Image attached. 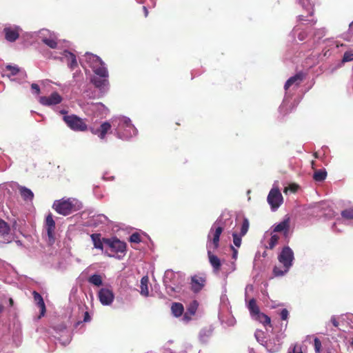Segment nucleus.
Segmentation results:
<instances>
[{
	"label": "nucleus",
	"mask_w": 353,
	"mask_h": 353,
	"mask_svg": "<svg viewBox=\"0 0 353 353\" xmlns=\"http://www.w3.org/2000/svg\"><path fill=\"white\" fill-rule=\"evenodd\" d=\"M91 131L101 139H104L108 132L122 140H129L138 133L131 120L124 116L114 117L110 121L103 122L99 129H92Z\"/></svg>",
	"instance_id": "1"
},
{
	"label": "nucleus",
	"mask_w": 353,
	"mask_h": 353,
	"mask_svg": "<svg viewBox=\"0 0 353 353\" xmlns=\"http://www.w3.org/2000/svg\"><path fill=\"white\" fill-rule=\"evenodd\" d=\"M231 219H223L221 216L212 225L207 236L206 249L208 259L215 273L221 270V262L219 258L214 254L215 250L219 247L220 236L227 225L232 224Z\"/></svg>",
	"instance_id": "2"
},
{
	"label": "nucleus",
	"mask_w": 353,
	"mask_h": 353,
	"mask_svg": "<svg viewBox=\"0 0 353 353\" xmlns=\"http://www.w3.org/2000/svg\"><path fill=\"white\" fill-rule=\"evenodd\" d=\"M80 63L83 67H85L84 63L88 64L94 74L91 78V82L102 94L106 93L109 89V73L105 63L101 59L95 54L86 52Z\"/></svg>",
	"instance_id": "3"
},
{
	"label": "nucleus",
	"mask_w": 353,
	"mask_h": 353,
	"mask_svg": "<svg viewBox=\"0 0 353 353\" xmlns=\"http://www.w3.org/2000/svg\"><path fill=\"white\" fill-rule=\"evenodd\" d=\"M279 265L273 268L275 276H283L286 274L293 265L294 260V252L289 246H285L278 254Z\"/></svg>",
	"instance_id": "4"
},
{
	"label": "nucleus",
	"mask_w": 353,
	"mask_h": 353,
	"mask_svg": "<svg viewBox=\"0 0 353 353\" xmlns=\"http://www.w3.org/2000/svg\"><path fill=\"white\" fill-rule=\"evenodd\" d=\"M82 208V203L74 198H62L54 201L52 208L59 214L69 215Z\"/></svg>",
	"instance_id": "5"
},
{
	"label": "nucleus",
	"mask_w": 353,
	"mask_h": 353,
	"mask_svg": "<svg viewBox=\"0 0 353 353\" xmlns=\"http://www.w3.org/2000/svg\"><path fill=\"white\" fill-rule=\"evenodd\" d=\"M180 276L178 273L171 270L165 272L163 276V283L165 286L167 293L170 296H174L179 292V285L181 283Z\"/></svg>",
	"instance_id": "6"
},
{
	"label": "nucleus",
	"mask_w": 353,
	"mask_h": 353,
	"mask_svg": "<svg viewBox=\"0 0 353 353\" xmlns=\"http://www.w3.org/2000/svg\"><path fill=\"white\" fill-rule=\"evenodd\" d=\"M51 56L55 59H59L62 62L66 63L71 70H73L78 67V63L75 54L69 52L68 50L60 49L59 51H54Z\"/></svg>",
	"instance_id": "7"
},
{
	"label": "nucleus",
	"mask_w": 353,
	"mask_h": 353,
	"mask_svg": "<svg viewBox=\"0 0 353 353\" xmlns=\"http://www.w3.org/2000/svg\"><path fill=\"white\" fill-rule=\"evenodd\" d=\"M247 307L250 312L251 317L253 319L259 321L264 325H270V318L266 314L261 313L260 312L259 307L257 305L256 300L254 299H251L247 303Z\"/></svg>",
	"instance_id": "8"
},
{
	"label": "nucleus",
	"mask_w": 353,
	"mask_h": 353,
	"mask_svg": "<svg viewBox=\"0 0 353 353\" xmlns=\"http://www.w3.org/2000/svg\"><path fill=\"white\" fill-rule=\"evenodd\" d=\"M63 119L67 125L74 131L83 132L88 128V126L83 120L77 115H65Z\"/></svg>",
	"instance_id": "9"
},
{
	"label": "nucleus",
	"mask_w": 353,
	"mask_h": 353,
	"mask_svg": "<svg viewBox=\"0 0 353 353\" xmlns=\"http://www.w3.org/2000/svg\"><path fill=\"white\" fill-rule=\"evenodd\" d=\"M267 200L272 210H276L282 204L283 196L278 188L277 182H274L273 184V187L268 195Z\"/></svg>",
	"instance_id": "10"
},
{
	"label": "nucleus",
	"mask_w": 353,
	"mask_h": 353,
	"mask_svg": "<svg viewBox=\"0 0 353 353\" xmlns=\"http://www.w3.org/2000/svg\"><path fill=\"white\" fill-rule=\"evenodd\" d=\"M6 70L9 72L8 74H3L6 76L11 81L21 83L26 79V72L24 70L19 68L17 65H7Z\"/></svg>",
	"instance_id": "11"
},
{
	"label": "nucleus",
	"mask_w": 353,
	"mask_h": 353,
	"mask_svg": "<svg viewBox=\"0 0 353 353\" xmlns=\"http://www.w3.org/2000/svg\"><path fill=\"white\" fill-rule=\"evenodd\" d=\"M77 310H77L74 309L73 312V316L75 317L76 320V322L74 323L75 328L79 327L83 323H88L91 321V316L88 311V308L85 305H78Z\"/></svg>",
	"instance_id": "12"
},
{
	"label": "nucleus",
	"mask_w": 353,
	"mask_h": 353,
	"mask_svg": "<svg viewBox=\"0 0 353 353\" xmlns=\"http://www.w3.org/2000/svg\"><path fill=\"white\" fill-rule=\"evenodd\" d=\"M326 33L325 28H320L316 30L312 39H310L306 43H304L301 46V52L305 50L315 49L317 45L319 44V40L323 38Z\"/></svg>",
	"instance_id": "13"
},
{
	"label": "nucleus",
	"mask_w": 353,
	"mask_h": 353,
	"mask_svg": "<svg viewBox=\"0 0 353 353\" xmlns=\"http://www.w3.org/2000/svg\"><path fill=\"white\" fill-rule=\"evenodd\" d=\"M105 245L108 246L111 251L116 253L125 254L126 252V244L116 237L103 239Z\"/></svg>",
	"instance_id": "14"
},
{
	"label": "nucleus",
	"mask_w": 353,
	"mask_h": 353,
	"mask_svg": "<svg viewBox=\"0 0 353 353\" xmlns=\"http://www.w3.org/2000/svg\"><path fill=\"white\" fill-rule=\"evenodd\" d=\"M84 109L87 114L94 117H102L107 112L106 107L101 103H88Z\"/></svg>",
	"instance_id": "15"
},
{
	"label": "nucleus",
	"mask_w": 353,
	"mask_h": 353,
	"mask_svg": "<svg viewBox=\"0 0 353 353\" xmlns=\"http://www.w3.org/2000/svg\"><path fill=\"white\" fill-rule=\"evenodd\" d=\"M98 298L103 305H110L114 299V294L108 288H103L98 292Z\"/></svg>",
	"instance_id": "16"
},
{
	"label": "nucleus",
	"mask_w": 353,
	"mask_h": 353,
	"mask_svg": "<svg viewBox=\"0 0 353 353\" xmlns=\"http://www.w3.org/2000/svg\"><path fill=\"white\" fill-rule=\"evenodd\" d=\"M54 330L56 332V335H54V337L55 339L59 341L61 345H66L70 342V334L65 326L61 325L60 328H59V331L57 329Z\"/></svg>",
	"instance_id": "17"
},
{
	"label": "nucleus",
	"mask_w": 353,
	"mask_h": 353,
	"mask_svg": "<svg viewBox=\"0 0 353 353\" xmlns=\"http://www.w3.org/2000/svg\"><path fill=\"white\" fill-rule=\"evenodd\" d=\"M0 242L3 243H10L12 239L10 233V227L3 219H0Z\"/></svg>",
	"instance_id": "18"
},
{
	"label": "nucleus",
	"mask_w": 353,
	"mask_h": 353,
	"mask_svg": "<svg viewBox=\"0 0 353 353\" xmlns=\"http://www.w3.org/2000/svg\"><path fill=\"white\" fill-rule=\"evenodd\" d=\"M61 101V96L56 92L52 93L49 97H41L39 98L40 103L45 106L55 105Z\"/></svg>",
	"instance_id": "19"
},
{
	"label": "nucleus",
	"mask_w": 353,
	"mask_h": 353,
	"mask_svg": "<svg viewBox=\"0 0 353 353\" xmlns=\"http://www.w3.org/2000/svg\"><path fill=\"white\" fill-rule=\"evenodd\" d=\"M21 30V28L16 26L5 27L3 32L5 34L6 39L10 42L15 41L19 38Z\"/></svg>",
	"instance_id": "20"
},
{
	"label": "nucleus",
	"mask_w": 353,
	"mask_h": 353,
	"mask_svg": "<svg viewBox=\"0 0 353 353\" xmlns=\"http://www.w3.org/2000/svg\"><path fill=\"white\" fill-rule=\"evenodd\" d=\"M282 343L281 336H276L267 341H265V344L263 345L269 352L274 353L280 350Z\"/></svg>",
	"instance_id": "21"
},
{
	"label": "nucleus",
	"mask_w": 353,
	"mask_h": 353,
	"mask_svg": "<svg viewBox=\"0 0 353 353\" xmlns=\"http://www.w3.org/2000/svg\"><path fill=\"white\" fill-rule=\"evenodd\" d=\"M214 327L212 325H208L203 327L199 332V340L201 343L206 344L213 334Z\"/></svg>",
	"instance_id": "22"
},
{
	"label": "nucleus",
	"mask_w": 353,
	"mask_h": 353,
	"mask_svg": "<svg viewBox=\"0 0 353 353\" xmlns=\"http://www.w3.org/2000/svg\"><path fill=\"white\" fill-rule=\"evenodd\" d=\"M226 314H223L221 312L219 314V319L221 324L224 327H231L236 324V319L232 314L230 310H226Z\"/></svg>",
	"instance_id": "23"
},
{
	"label": "nucleus",
	"mask_w": 353,
	"mask_h": 353,
	"mask_svg": "<svg viewBox=\"0 0 353 353\" xmlns=\"http://www.w3.org/2000/svg\"><path fill=\"white\" fill-rule=\"evenodd\" d=\"M305 78V74L303 72H299L296 74L294 76L291 77L285 83L284 88L285 90H288V88L291 86L293 88L298 87L300 83L303 81Z\"/></svg>",
	"instance_id": "24"
},
{
	"label": "nucleus",
	"mask_w": 353,
	"mask_h": 353,
	"mask_svg": "<svg viewBox=\"0 0 353 353\" xmlns=\"http://www.w3.org/2000/svg\"><path fill=\"white\" fill-rule=\"evenodd\" d=\"M46 228L50 243L54 242V231L55 229V222L51 214H48L46 219Z\"/></svg>",
	"instance_id": "25"
},
{
	"label": "nucleus",
	"mask_w": 353,
	"mask_h": 353,
	"mask_svg": "<svg viewBox=\"0 0 353 353\" xmlns=\"http://www.w3.org/2000/svg\"><path fill=\"white\" fill-rule=\"evenodd\" d=\"M290 217L285 216L282 221L274 225L273 231L274 232H283L284 235L286 236L290 230Z\"/></svg>",
	"instance_id": "26"
},
{
	"label": "nucleus",
	"mask_w": 353,
	"mask_h": 353,
	"mask_svg": "<svg viewBox=\"0 0 353 353\" xmlns=\"http://www.w3.org/2000/svg\"><path fill=\"white\" fill-rule=\"evenodd\" d=\"M108 221V218L103 214L94 215L88 221V225L97 227L101 224H105Z\"/></svg>",
	"instance_id": "27"
},
{
	"label": "nucleus",
	"mask_w": 353,
	"mask_h": 353,
	"mask_svg": "<svg viewBox=\"0 0 353 353\" xmlns=\"http://www.w3.org/2000/svg\"><path fill=\"white\" fill-rule=\"evenodd\" d=\"M236 269V262L230 261V262H223V268L221 269L222 274L226 279L230 274L234 272Z\"/></svg>",
	"instance_id": "28"
},
{
	"label": "nucleus",
	"mask_w": 353,
	"mask_h": 353,
	"mask_svg": "<svg viewBox=\"0 0 353 353\" xmlns=\"http://www.w3.org/2000/svg\"><path fill=\"white\" fill-rule=\"evenodd\" d=\"M33 298L35 303L38 305V307L40 309L41 316H43L46 312V305L41 295L39 293L37 292L36 291H34Z\"/></svg>",
	"instance_id": "29"
},
{
	"label": "nucleus",
	"mask_w": 353,
	"mask_h": 353,
	"mask_svg": "<svg viewBox=\"0 0 353 353\" xmlns=\"http://www.w3.org/2000/svg\"><path fill=\"white\" fill-rule=\"evenodd\" d=\"M291 34L293 37H297L300 41H304L307 37V32L299 26H296L293 28Z\"/></svg>",
	"instance_id": "30"
},
{
	"label": "nucleus",
	"mask_w": 353,
	"mask_h": 353,
	"mask_svg": "<svg viewBox=\"0 0 353 353\" xmlns=\"http://www.w3.org/2000/svg\"><path fill=\"white\" fill-rule=\"evenodd\" d=\"M90 237L92 241L94 248L103 250V244H105L103 241L104 238H101V234L98 233L91 234Z\"/></svg>",
	"instance_id": "31"
},
{
	"label": "nucleus",
	"mask_w": 353,
	"mask_h": 353,
	"mask_svg": "<svg viewBox=\"0 0 353 353\" xmlns=\"http://www.w3.org/2000/svg\"><path fill=\"white\" fill-rule=\"evenodd\" d=\"M43 43L50 48L55 50L54 51H59L60 50L59 48V43L57 41V38L55 34L50 37L48 39H45L43 40Z\"/></svg>",
	"instance_id": "32"
},
{
	"label": "nucleus",
	"mask_w": 353,
	"mask_h": 353,
	"mask_svg": "<svg viewBox=\"0 0 353 353\" xmlns=\"http://www.w3.org/2000/svg\"><path fill=\"white\" fill-rule=\"evenodd\" d=\"M19 190L24 201H32L33 199L34 194L30 189L25 186H19Z\"/></svg>",
	"instance_id": "33"
},
{
	"label": "nucleus",
	"mask_w": 353,
	"mask_h": 353,
	"mask_svg": "<svg viewBox=\"0 0 353 353\" xmlns=\"http://www.w3.org/2000/svg\"><path fill=\"white\" fill-rule=\"evenodd\" d=\"M148 283L149 279L148 276H143L141 278L140 283V294L145 297H148L149 296Z\"/></svg>",
	"instance_id": "34"
},
{
	"label": "nucleus",
	"mask_w": 353,
	"mask_h": 353,
	"mask_svg": "<svg viewBox=\"0 0 353 353\" xmlns=\"http://www.w3.org/2000/svg\"><path fill=\"white\" fill-rule=\"evenodd\" d=\"M204 280L201 277L193 276L192 278V288L194 292H197L203 286Z\"/></svg>",
	"instance_id": "35"
},
{
	"label": "nucleus",
	"mask_w": 353,
	"mask_h": 353,
	"mask_svg": "<svg viewBox=\"0 0 353 353\" xmlns=\"http://www.w3.org/2000/svg\"><path fill=\"white\" fill-rule=\"evenodd\" d=\"M298 1L303 9L309 12L310 16L311 17L313 14L314 0H298Z\"/></svg>",
	"instance_id": "36"
},
{
	"label": "nucleus",
	"mask_w": 353,
	"mask_h": 353,
	"mask_svg": "<svg viewBox=\"0 0 353 353\" xmlns=\"http://www.w3.org/2000/svg\"><path fill=\"white\" fill-rule=\"evenodd\" d=\"M171 310L172 314L176 317L181 316L183 312L184 307L183 305L180 303H174L171 306Z\"/></svg>",
	"instance_id": "37"
},
{
	"label": "nucleus",
	"mask_w": 353,
	"mask_h": 353,
	"mask_svg": "<svg viewBox=\"0 0 353 353\" xmlns=\"http://www.w3.org/2000/svg\"><path fill=\"white\" fill-rule=\"evenodd\" d=\"M88 281L90 284L97 286V287L101 286L103 283L102 278H101V275L97 274H92V276H90L88 278Z\"/></svg>",
	"instance_id": "38"
},
{
	"label": "nucleus",
	"mask_w": 353,
	"mask_h": 353,
	"mask_svg": "<svg viewBox=\"0 0 353 353\" xmlns=\"http://www.w3.org/2000/svg\"><path fill=\"white\" fill-rule=\"evenodd\" d=\"M327 176V172L325 170H316L313 176L314 179L316 181L321 182L325 179Z\"/></svg>",
	"instance_id": "39"
},
{
	"label": "nucleus",
	"mask_w": 353,
	"mask_h": 353,
	"mask_svg": "<svg viewBox=\"0 0 353 353\" xmlns=\"http://www.w3.org/2000/svg\"><path fill=\"white\" fill-rule=\"evenodd\" d=\"M224 292H226L225 288L224 289ZM221 305L222 310H230V303L228 301V298L225 293L223 294L221 296Z\"/></svg>",
	"instance_id": "40"
},
{
	"label": "nucleus",
	"mask_w": 353,
	"mask_h": 353,
	"mask_svg": "<svg viewBox=\"0 0 353 353\" xmlns=\"http://www.w3.org/2000/svg\"><path fill=\"white\" fill-rule=\"evenodd\" d=\"M341 216L345 221L353 219V208L345 209L341 211Z\"/></svg>",
	"instance_id": "41"
},
{
	"label": "nucleus",
	"mask_w": 353,
	"mask_h": 353,
	"mask_svg": "<svg viewBox=\"0 0 353 353\" xmlns=\"http://www.w3.org/2000/svg\"><path fill=\"white\" fill-rule=\"evenodd\" d=\"M54 33L51 32L50 30L47 29H42L39 31L38 37L39 39L43 43V40L45 39H48L50 37L52 36Z\"/></svg>",
	"instance_id": "42"
},
{
	"label": "nucleus",
	"mask_w": 353,
	"mask_h": 353,
	"mask_svg": "<svg viewBox=\"0 0 353 353\" xmlns=\"http://www.w3.org/2000/svg\"><path fill=\"white\" fill-rule=\"evenodd\" d=\"M199 307V303L196 301H192L190 303L187 308V312L190 313V315H194Z\"/></svg>",
	"instance_id": "43"
},
{
	"label": "nucleus",
	"mask_w": 353,
	"mask_h": 353,
	"mask_svg": "<svg viewBox=\"0 0 353 353\" xmlns=\"http://www.w3.org/2000/svg\"><path fill=\"white\" fill-rule=\"evenodd\" d=\"M279 237L276 234H272L270 239L268 241V244L266 245V248L268 249H273L276 245L278 243Z\"/></svg>",
	"instance_id": "44"
},
{
	"label": "nucleus",
	"mask_w": 353,
	"mask_h": 353,
	"mask_svg": "<svg viewBox=\"0 0 353 353\" xmlns=\"http://www.w3.org/2000/svg\"><path fill=\"white\" fill-rule=\"evenodd\" d=\"M248 229H249V221H248V219L245 218L243 220V223L241 226V231H240L239 234L243 236L248 232Z\"/></svg>",
	"instance_id": "45"
},
{
	"label": "nucleus",
	"mask_w": 353,
	"mask_h": 353,
	"mask_svg": "<svg viewBox=\"0 0 353 353\" xmlns=\"http://www.w3.org/2000/svg\"><path fill=\"white\" fill-rule=\"evenodd\" d=\"M242 236H243L237 234L236 232L232 233L233 243L236 247L239 248L241 246Z\"/></svg>",
	"instance_id": "46"
},
{
	"label": "nucleus",
	"mask_w": 353,
	"mask_h": 353,
	"mask_svg": "<svg viewBox=\"0 0 353 353\" xmlns=\"http://www.w3.org/2000/svg\"><path fill=\"white\" fill-rule=\"evenodd\" d=\"M288 353H303L301 347L295 344L292 345L288 351Z\"/></svg>",
	"instance_id": "47"
},
{
	"label": "nucleus",
	"mask_w": 353,
	"mask_h": 353,
	"mask_svg": "<svg viewBox=\"0 0 353 353\" xmlns=\"http://www.w3.org/2000/svg\"><path fill=\"white\" fill-rule=\"evenodd\" d=\"M263 332L259 330L256 331L254 334L255 338L257 340V341L261 343L262 345H263V342H265L263 340Z\"/></svg>",
	"instance_id": "48"
},
{
	"label": "nucleus",
	"mask_w": 353,
	"mask_h": 353,
	"mask_svg": "<svg viewBox=\"0 0 353 353\" xmlns=\"http://www.w3.org/2000/svg\"><path fill=\"white\" fill-rule=\"evenodd\" d=\"M314 346L316 353H319L321 348V342L318 338L314 339Z\"/></svg>",
	"instance_id": "49"
},
{
	"label": "nucleus",
	"mask_w": 353,
	"mask_h": 353,
	"mask_svg": "<svg viewBox=\"0 0 353 353\" xmlns=\"http://www.w3.org/2000/svg\"><path fill=\"white\" fill-rule=\"evenodd\" d=\"M345 39L347 41H353V21L349 26L348 33Z\"/></svg>",
	"instance_id": "50"
},
{
	"label": "nucleus",
	"mask_w": 353,
	"mask_h": 353,
	"mask_svg": "<svg viewBox=\"0 0 353 353\" xmlns=\"http://www.w3.org/2000/svg\"><path fill=\"white\" fill-rule=\"evenodd\" d=\"M353 61V53L351 52H346L344 53L343 61L347 62Z\"/></svg>",
	"instance_id": "51"
},
{
	"label": "nucleus",
	"mask_w": 353,
	"mask_h": 353,
	"mask_svg": "<svg viewBox=\"0 0 353 353\" xmlns=\"http://www.w3.org/2000/svg\"><path fill=\"white\" fill-rule=\"evenodd\" d=\"M130 241L132 243H139L141 241L140 235L138 233H133L130 236Z\"/></svg>",
	"instance_id": "52"
},
{
	"label": "nucleus",
	"mask_w": 353,
	"mask_h": 353,
	"mask_svg": "<svg viewBox=\"0 0 353 353\" xmlns=\"http://www.w3.org/2000/svg\"><path fill=\"white\" fill-rule=\"evenodd\" d=\"M297 19H298V21L300 22H309V23H316V20L307 19H306V17L305 16H303L302 14L299 15Z\"/></svg>",
	"instance_id": "53"
},
{
	"label": "nucleus",
	"mask_w": 353,
	"mask_h": 353,
	"mask_svg": "<svg viewBox=\"0 0 353 353\" xmlns=\"http://www.w3.org/2000/svg\"><path fill=\"white\" fill-rule=\"evenodd\" d=\"M194 315H190V313L185 312V314H183V317H182V321L185 323H189L192 319V316Z\"/></svg>",
	"instance_id": "54"
},
{
	"label": "nucleus",
	"mask_w": 353,
	"mask_h": 353,
	"mask_svg": "<svg viewBox=\"0 0 353 353\" xmlns=\"http://www.w3.org/2000/svg\"><path fill=\"white\" fill-rule=\"evenodd\" d=\"M139 3H147L148 6L154 7L155 6V1L154 0H137Z\"/></svg>",
	"instance_id": "55"
},
{
	"label": "nucleus",
	"mask_w": 353,
	"mask_h": 353,
	"mask_svg": "<svg viewBox=\"0 0 353 353\" xmlns=\"http://www.w3.org/2000/svg\"><path fill=\"white\" fill-rule=\"evenodd\" d=\"M289 312L287 309H283L280 313L282 320H287L288 318Z\"/></svg>",
	"instance_id": "56"
},
{
	"label": "nucleus",
	"mask_w": 353,
	"mask_h": 353,
	"mask_svg": "<svg viewBox=\"0 0 353 353\" xmlns=\"http://www.w3.org/2000/svg\"><path fill=\"white\" fill-rule=\"evenodd\" d=\"M230 248L232 251V259H233L232 261H236V259H237V256H238V250L234 248L232 245H230Z\"/></svg>",
	"instance_id": "57"
},
{
	"label": "nucleus",
	"mask_w": 353,
	"mask_h": 353,
	"mask_svg": "<svg viewBox=\"0 0 353 353\" xmlns=\"http://www.w3.org/2000/svg\"><path fill=\"white\" fill-rule=\"evenodd\" d=\"M31 88L34 94H39L40 88H39V86L37 83H32L31 85Z\"/></svg>",
	"instance_id": "58"
},
{
	"label": "nucleus",
	"mask_w": 353,
	"mask_h": 353,
	"mask_svg": "<svg viewBox=\"0 0 353 353\" xmlns=\"http://www.w3.org/2000/svg\"><path fill=\"white\" fill-rule=\"evenodd\" d=\"M252 290H253V286L252 285H248L245 287V301H247L248 292L249 291L252 292Z\"/></svg>",
	"instance_id": "59"
},
{
	"label": "nucleus",
	"mask_w": 353,
	"mask_h": 353,
	"mask_svg": "<svg viewBox=\"0 0 353 353\" xmlns=\"http://www.w3.org/2000/svg\"><path fill=\"white\" fill-rule=\"evenodd\" d=\"M332 325L334 326V327H338L339 326V322L338 321L336 320V318L335 316H332L331 317V319H330Z\"/></svg>",
	"instance_id": "60"
},
{
	"label": "nucleus",
	"mask_w": 353,
	"mask_h": 353,
	"mask_svg": "<svg viewBox=\"0 0 353 353\" xmlns=\"http://www.w3.org/2000/svg\"><path fill=\"white\" fill-rule=\"evenodd\" d=\"M288 103V94H285V97H284V99H283V103H282V104H281V107H280V108H284V106H285V105H286Z\"/></svg>",
	"instance_id": "61"
},
{
	"label": "nucleus",
	"mask_w": 353,
	"mask_h": 353,
	"mask_svg": "<svg viewBox=\"0 0 353 353\" xmlns=\"http://www.w3.org/2000/svg\"><path fill=\"white\" fill-rule=\"evenodd\" d=\"M347 344H348L349 347L353 350V339L350 340L348 342H347Z\"/></svg>",
	"instance_id": "62"
},
{
	"label": "nucleus",
	"mask_w": 353,
	"mask_h": 353,
	"mask_svg": "<svg viewBox=\"0 0 353 353\" xmlns=\"http://www.w3.org/2000/svg\"><path fill=\"white\" fill-rule=\"evenodd\" d=\"M143 11H144L145 17H147L148 14V9H147L146 6H144L143 7Z\"/></svg>",
	"instance_id": "63"
},
{
	"label": "nucleus",
	"mask_w": 353,
	"mask_h": 353,
	"mask_svg": "<svg viewBox=\"0 0 353 353\" xmlns=\"http://www.w3.org/2000/svg\"><path fill=\"white\" fill-rule=\"evenodd\" d=\"M60 112H61V114H65L67 113V111H66V110H61V111H60Z\"/></svg>",
	"instance_id": "64"
}]
</instances>
